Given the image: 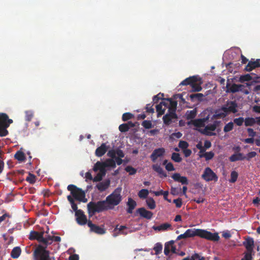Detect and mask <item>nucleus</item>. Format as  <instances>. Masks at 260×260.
Here are the masks:
<instances>
[{"label": "nucleus", "mask_w": 260, "mask_h": 260, "mask_svg": "<svg viewBox=\"0 0 260 260\" xmlns=\"http://www.w3.org/2000/svg\"><path fill=\"white\" fill-rule=\"evenodd\" d=\"M121 191L122 188L118 187L108 196L105 200L97 202H90L87 204L88 212L90 216L93 215L96 212L100 213L113 210L115 206L120 203L122 200Z\"/></svg>", "instance_id": "obj_1"}, {"label": "nucleus", "mask_w": 260, "mask_h": 260, "mask_svg": "<svg viewBox=\"0 0 260 260\" xmlns=\"http://www.w3.org/2000/svg\"><path fill=\"white\" fill-rule=\"evenodd\" d=\"M47 245H38L33 253L34 260H51L49 251L46 250Z\"/></svg>", "instance_id": "obj_2"}, {"label": "nucleus", "mask_w": 260, "mask_h": 260, "mask_svg": "<svg viewBox=\"0 0 260 260\" xmlns=\"http://www.w3.org/2000/svg\"><path fill=\"white\" fill-rule=\"evenodd\" d=\"M12 123L13 120L9 119L7 114L0 113V137H5L8 135L9 132L7 128Z\"/></svg>", "instance_id": "obj_3"}, {"label": "nucleus", "mask_w": 260, "mask_h": 260, "mask_svg": "<svg viewBox=\"0 0 260 260\" xmlns=\"http://www.w3.org/2000/svg\"><path fill=\"white\" fill-rule=\"evenodd\" d=\"M67 189L70 191L75 200L83 203L87 202V199L85 198V193L81 188L77 187L74 184H70L68 186Z\"/></svg>", "instance_id": "obj_4"}, {"label": "nucleus", "mask_w": 260, "mask_h": 260, "mask_svg": "<svg viewBox=\"0 0 260 260\" xmlns=\"http://www.w3.org/2000/svg\"><path fill=\"white\" fill-rule=\"evenodd\" d=\"M201 78H199L197 76H193L186 78L185 80L182 81L180 85H189L191 87V91L192 92H198L202 90V87L201 86L200 83H197V82L200 80Z\"/></svg>", "instance_id": "obj_5"}, {"label": "nucleus", "mask_w": 260, "mask_h": 260, "mask_svg": "<svg viewBox=\"0 0 260 260\" xmlns=\"http://www.w3.org/2000/svg\"><path fill=\"white\" fill-rule=\"evenodd\" d=\"M107 155L114 159L118 165H120L123 161L121 158L124 157V153L122 150L117 148L109 150Z\"/></svg>", "instance_id": "obj_6"}, {"label": "nucleus", "mask_w": 260, "mask_h": 260, "mask_svg": "<svg viewBox=\"0 0 260 260\" xmlns=\"http://www.w3.org/2000/svg\"><path fill=\"white\" fill-rule=\"evenodd\" d=\"M44 232H38L35 231H31L29 234V239L31 240H37L40 243L44 245H48L51 244L47 239L43 237Z\"/></svg>", "instance_id": "obj_7"}, {"label": "nucleus", "mask_w": 260, "mask_h": 260, "mask_svg": "<svg viewBox=\"0 0 260 260\" xmlns=\"http://www.w3.org/2000/svg\"><path fill=\"white\" fill-rule=\"evenodd\" d=\"M200 237L213 242L218 241L220 237L217 233H212L205 230L200 229Z\"/></svg>", "instance_id": "obj_8"}, {"label": "nucleus", "mask_w": 260, "mask_h": 260, "mask_svg": "<svg viewBox=\"0 0 260 260\" xmlns=\"http://www.w3.org/2000/svg\"><path fill=\"white\" fill-rule=\"evenodd\" d=\"M202 178L207 182L211 181H217L218 180V177L216 174L209 167L205 168L202 175Z\"/></svg>", "instance_id": "obj_9"}, {"label": "nucleus", "mask_w": 260, "mask_h": 260, "mask_svg": "<svg viewBox=\"0 0 260 260\" xmlns=\"http://www.w3.org/2000/svg\"><path fill=\"white\" fill-rule=\"evenodd\" d=\"M237 104L235 101L228 102L226 105L222 106V110L226 113V116L230 113H236L237 112Z\"/></svg>", "instance_id": "obj_10"}, {"label": "nucleus", "mask_w": 260, "mask_h": 260, "mask_svg": "<svg viewBox=\"0 0 260 260\" xmlns=\"http://www.w3.org/2000/svg\"><path fill=\"white\" fill-rule=\"evenodd\" d=\"M237 104L235 101L228 102L226 105L222 106V110L226 113V116L230 113H236L237 112Z\"/></svg>", "instance_id": "obj_11"}, {"label": "nucleus", "mask_w": 260, "mask_h": 260, "mask_svg": "<svg viewBox=\"0 0 260 260\" xmlns=\"http://www.w3.org/2000/svg\"><path fill=\"white\" fill-rule=\"evenodd\" d=\"M166 150L164 148H158L155 149L150 156V158L152 162H155L158 158L164 156Z\"/></svg>", "instance_id": "obj_12"}, {"label": "nucleus", "mask_w": 260, "mask_h": 260, "mask_svg": "<svg viewBox=\"0 0 260 260\" xmlns=\"http://www.w3.org/2000/svg\"><path fill=\"white\" fill-rule=\"evenodd\" d=\"M76 220L77 223L80 225H85L88 221H87V219L86 216L84 214V212L79 209L75 213Z\"/></svg>", "instance_id": "obj_13"}, {"label": "nucleus", "mask_w": 260, "mask_h": 260, "mask_svg": "<svg viewBox=\"0 0 260 260\" xmlns=\"http://www.w3.org/2000/svg\"><path fill=\"white\" fill-rule=\"evenodd\" d=\"M219 123V121H214L213 123L212 124H208L207 125H206L204 128V129L203 130V134H204V135H207V136H213V135H215V134L213 133V132H211L210 131H214L218 124Z\"/></svg>", "instance_id": "obj_14"}, {"label": "nucleus", "mask_w": 260, "mask_h": 260, "mask_svg": "<svg viewBox=\"0 0 260 260\" xmlns=\"http://www.w3.org/2000/svg\"><path fill=\"white\" fill-rule=\"evenodd\" d=\"M87 225L90 228V231L99 235H103L106 233V230L99 225L92 223L91 220H88Z\"/></svg>", "instance_id": "obj_15"}, {"label": "nucleus", "mask_w": 260, "mask_h": 260, "mask_svg": "<svg viewBox=\"0 0 260 260\" xmlns=\"http://www.w3.org/2000/svg\"><path fill=\"white\" fill-rule=\"evenodd\" d=\"M136 213L139 214L142 217L147 219H150L153 216L152 212L147 210L144 207L138 208L136 211Z\"/></svg>", "instance_id": "obj_16"}, {"label": "nucleus", "mask_w": 260, "mask_h": 260, "mask_svg": "<svg viewBox=\"0 0 260 260\" xmlns=\"http://www.w3.org/2000/svg\"><path fill=\"white\" fill-rule=\"evenodd\" d=\"M172 178L175 181L181 183L182 184L188 185V181L187 177L185 176H181L179 173H174L172 176Z\"/></svg>", "instance_id": "obj_17"}, {"label": "nucleus", "mask_w": 260, "mask_h": 260, "mask_svg": "<svg viewBox=\"0 0 260 260\" xmlns=\"http://www.w3.org/2000/svg\"><path fill=\"white\" fill-rule=\"evenodd\" d=\"M110 184V180L109 179H106L98 183L96 185V187L100 192H103L108 188Z\"/></svg>", "instance_id": "obj_18"}, {"label": "nucleus", "mask_w": 260, "mask_h": 260, "mask_svg": "<svg viewBox=\"0 0 260 260\" xmlns=\"http://www.w3.org/2000/svg\"><path fill=\"white\" fill-rule=\"evenodd\" d=\"M152 228L154 231H167L173 230L172 225L169 223H164L158 226H153Z\"/></svg>", "instance_id": "obj_19"}, {"label": "nucleus", "mask_w": 260, "mask_h": 260, "mask_svg": "<svg viewBox=\"0 0 260 260\" xmlns=\"http://www.w3.org/2000/svg\"><path fill=\"white\" fill-rule=\"evenodd\" d=\"M108 147L106 146L105 143H103L102 145L98 147L95 152V155L98 157H101L104 155L107 152Z\"/></svg>", "instance_id": "obj_20"}, {"label": "nucleus", "mask_w": 260, "mask_h": 260, "mask_svg": "<svg viewBox=\"0 0 260 260\" xmlns=\"http://www.w3.org/2000/svg\"><path fill=\"white\" fill-rule=\"evenodd\" d=\"M243 245L246 248L248 252L251 253L253 249L254 241L252 238L248 237L243 242Z\"/></svg>", "instance_id": "obj_21"}, {"label": "nucleus", "mask_w": 260, "mask_h": 260, "mask_svg": "<svg viewBox=\"0 0 260 260\" xmlns=\"http://www.w3.org/2000/svg\"><path fill=\"white\" fill-rule=\"evenodd\" d=\"M127 206H128L126 210L127 212L128 213L132 214L133 212V210L137 206V203L131 198H129L127 202Z\"/></svg>", "instance_id": "obj_22"}, {"label": "nucleus", "mask_w": 260, "mask_h": 260, "mask_svg": "<svg viewBox=\"0 0 260 260\" xmlns=\"http://www.w3.org/2000/svg\"><path fill=\"white\" fill-rule=\"evenodd\" d=\"M188 238L200 236V229H189L185 231Z\"/></svg>", "instance_id": "obj_23"}, {"label": "nucleus", "mask_w": 260, "mask_h": 260, "mask_svg": "<svg viewBox=\"0 0 260 260\" xmlns=\"http://www.w3.org/2000/svg\"><path fill=\"white\" fill-rule=\"evenodd\" d=\"M152 169L157 172L158 174L161 175L164 177H167L166 173L164 171L163 169L160 167V165L154 164L152 166Z\"/></svg>", "instance_id": "obj_24"}, {"label": "nucleus", "mask_w": 260, "mask_h": 260, "mask_svg": "<svg viewBox=\"0 0 260 260\" xmlns=\"http://www.w3.org/2000/svg\"><path fill=\"white\" fill-rule=\"evenodd\" d=\"M243 160H244V155L241 153H239L238 154H234L232 155L230 157V160L232 162Z\"/></svg>", "instance_id": "obj_25"}, {"label": "nucleus", "mask_w": 260, "mask_h": 260, "mask_svg": "<svg viewBox=\"0 0 260 260\" xmlns=\"http://www.w3.org/2000/svg\"><path fill=\"white\" fill-rule=\"evenodd\" d=\"M226 116V113L223 112L222 110V108L216 110L215 114L213 115V118H223Z\"/></svg>", "instance_id": "obj_26"}, {"label": "nucleus", "mask_w": 260, "mask_h": 260, "mask_svg": "<svg viewBox=\"0 0 260 260\" xmlns=\"http://www.w3.org/2000/svg\"><path fill=\"white\" fill-rule=\"evenodd\" d=\"M21 252V248L19 247H15L11 251V256L13 258H17L20 256Z\"/></svg>", "instance_id": "obj_27"}, {"label": "nucleus", "mask_w": 260, "mask_h": 260, "mask_svg": "<svg viewBox=\"0 0 260 260\" xmlns=\"http://www.w3.org/2000/svg\"><path fill=\"white\" fill-rule=\"evenodd\" d=\"M204 96V94L201 93L191 94L189 95V98L192 102H194L196 100L200 102L202 101Z\"/></svg>", "instance_id": "obj_28"}, {"label": "nucleus", "mask_w": 260, "mask_h": 260, "mask_svg": "<svg viewBox=\"0 0 260 260\" xmlns=\"http://www.w3.org/2000/svg\"><path fill=\"white\" fill-rule=\"evenodd\" d=\"M103 163L105 168L111 167L112 168H115L116 167L115 161L112 158L107 159Z\"/></svg>", "instance_id": "obj_29"}, {"label": "nucleus", "mask_w": 260, "mask_h": 260, "mask_svg": "<svg viewBox=\"0 0 260 260\" xmlns=\"http://www.w3.org/2000/svg\"><path fill=\"white\" fill-rule=\"evenodd\" d=\"M14 157L16 159L19 161H23L25 160V156L24 153L20 151H17L14 155Z\"/></svg>", "instance_id": "obj_30"}, {"label": "nucleus", "mask_w": 260, "mask_h": 260, "mask_svg": "<svg viewBox=\"0 0 260 260\" xmlns=\"http://www.w3.org/2000/svg\"><path fill=\"white\" fill-rule=\"evenodd\" d=\"M256 123V120L253 117H246L244 119V124L246 126H251Z\"/></svg>", "instance_id": "obj_31"}, {"label": "nucleus", "mask_w": 260, "mask_h": 260, "mask_svg": "<svg viewBox=\"0 0 260 260\" xmlns=\"http://www.w3.org/2000/svg\"><path fill=\"white\" fill-rule=\"evenodd\" d=\"M166 100L168 102H169V106L168 107L169 109L170 110H174L175 111H176L177 102L173 101L172 99L169 98L166 99Z\"/></svg>", "instance_id": "obj_32"}, {"label": "nucleus", "mask_w": 260, "mask_h": 260, "mask_svg": "<svg viewBox=\"0 0 260 260\" xmlns=\"http://www.w3.org/2000/svg\"><path fill=\"white\" fill-rule=\"evenodd\" d=\"M243 87H244L243 85L234 83L231 85L230 90L231 92L235 93L241 90V88Z\"/></svg>", "instance_id": "obj_33"}, {"label": "nucleus", "mask_w": 260, "mask_h": 260, "mask_svg": "<svg viewBox=\"0 0 260 260\" xmlns=\"http://www.w3.org/2000/svg\"><path fill=\"white\" fill-rule=\"evenodd\" d=\"M214 156V153L212 151L206 152L200 155V157H205L206 160H209L213 158Z\"/></svg>", "instance_id": "obj_34"}, {"label": "nucleus", "mask_w": 260, "mask_h": 260, "mask_svg": "<svg viewBox=\"0 0 260 260\" xmlns=\"http://www.w3.org/2000/svg\"><path fill=\"white\" fill-rule=\"evenodd\" d=\"M146 204L149 209L151 210L154 209L156 207L155 202L152 198H149L146 200Z\"/></svg>", "instance_id": "obj_35"}, {"label": "nucleus", "mask_w": 260, "mask_h": 260, "mask_svg": "<svg viewBox=\"0 0 260 260\" xmlns=\"http://www.w3.org/2000/svg\"><path fill=\"white\" fill-rule=\"evenodd\" d=\"M105 168V167L103 162L98 161L94 165L93 170L95 172L100 170L102 172L104 170Z\"/></svg>", "instance_id": "obj_36"}, {"label": "nucleus", "mask_w": 260, "mask_h": 260, "mask_svg": "<svg viewBox=\"0 0 260 260\" xmlns=\"http://www.w3.org/2000/svg\"><path fill=\"white\" fill-rule=\"evenodd\" d=\"M171 159L175 162H180L182 158L178 153L173 152L171 155Z\"/></svg>", "instance_id": "obj_37"}, {"label": "nucleus", "mask_w": 260, "mask_h": 260, "mask_svg": "<svg viewBox=\"0 0 260 260\" xmlns=\"http://www.w3.org/2000/svg\"><path fill=\"white\" fill-rule=\"evenodd\" d=\"M196 115L197 111L195 109L187 111L186 113V119L188 120L193 119L196 116Z\"/></svg>", "instance_id": "obj_38"}, {"label": "nucleus", "mask_w": 260, "mask_h": 260, "mask_svg": "<svg viewBox=\"0 0 260 260\" xmlns=\"http://www.w3.org/2000/svg\"><path fill=\"white\" fill-rule=\"evenodd\" d=\"M252 79V77L250 74H247L245 75H241L239 78V81L241 83H243L245 81H249Z\"/></svg>", "instance_id": "obj_39"}, {"label": "nucleus", "mask_w": 260, "mask_h": 260, "mask_svg": "<svg viewBox=\"0 0 260 260\" xmlns=\"http://www.w3.org/2000/svg\"><path fill=\"white\" fill-rule=\"evenodd\" d=\"M156 110L157 113V117H159L165 113L166 109H163L161 104H159L156 106Z\"/></svg>", "instance_id": "obj_40"}, {"label": "nucleus", "mask_w": 260, "mask_h": 260, "mask_svg": "<svg viewBox=\"0 0 260 260\" xmlns=\"http://www.w3.org/2000/svg\"><path fill=\"white\" fill-rule=\"evenodd\" d=\"M149 193V191L146 189H142L139 191L138 193L139 197L141 199H145L147 198Z\"/></svg>", "instance_id": "obj_41"}, {"label": "nucleus", "mask_w": 260, "mask_h": 260, "mask_svg": "<svg viewBox=\"0 0 260 260\" xmlns=\"http://www.w3.org/2000/svg\"><path fill=\"white\" fill-rule=\"evenodd\" d=\"M162 249V245L159 243H157L154 248L153 250L155 251V254H158L161 252Z\"/></svg>", "instance_id": "obj_42"}, {"label": "nucleus", "mask_w": 260, "mask_h": 260, "mask_svg": "<svg viewBox=\"0 0 260 260\" xmlns=\"http://www.w3.org/2000/svg\"><path fill=\"white\" fill-rule=\"evenodd\" d=\"M238 177V173L235 171H232L231 174V179L229 180L230 182L235 183L237 181Z\"/></svg>", "instance_id": "obj_43"}, {"label": "nucleus", "mask_w": 260, "mask_h": 260, "mask_svg": "<svg viewBox=\"0 0 260 260\" xmlns=\"http://www.w3.org/2000/svg\"><path fill=\"white\" fill-rule=\"evenodd\" d=\"M234 128V123L233 122H230L224 126L223 131L225 133H228L232 131Z\"/></svg>", "instance_id": "obj_44"}, {"label": "nucleus", "mask_w": 260, "mask_h": 260, "mask_svg": "<svg viewBox=\"0 0 260 260\" xmlns=\"http://www.w3.org/2000/svg\"><path fill=\"white\" fill-rule=\"evenodd\" d=\"M189 146V144L185 141L181 140L178 144V147L182 150L187 148Z\"/></svg>", "instance_id": "obj_45"}, {"label": "nucleus", "mask_w": 260, "mask_h": 260, "mask_svg": "<svg viewBox=\"0 0 260 260\" xmlns=\"http://www.w3.org/2000/svg\"><path fill=\"white\" fill-rule=\"evenodd\" d=\"M134 117V115L131 113L127 112L123 114L122 119L123 121H126Z\"/></svg>", "instance_id": "obj_46"}, {"label": "nucleus", "mask_w": 260, "mask_h": 260, "mask_svg": "<svg viewBox=\"0 0 260 260\" xmlns=\"http://www.w3.org/2000/svg\"><path fill=\"white\" fill-rule=\"evenodd\" d=\"M256 152L255 151H251L248 153L246 156H244V159H246L248 161H250V159L254 157L256 155Z\"/></svg>", "instance_id": "obj_47"}, {"label": "nucleus", "mask_w": 260, "mask_h": 260, "mask_svg": "<svg viewBox=\"0 0 260 260\" xmlns=\"http://www.w3.org/2000/svg\"><path fill=\"white\" fill-rule=\"evenodd\" d=\"M125 170L129 173L130 175H134L137 172V170L132 166H128L125 168Z\"/></svg>", "instance_id": "obj_48"}, {"label": "nucleus", "mask_w": 260, "mask_h": 260, "mask_svg": "<svg viewBox=\"0 0 260 260\" xmlns=\"http://www.w3.org/2000/svg\"><path fill=\"white\" fill-rule=\"evenodd\" d=\"M164 96V93L161 92L159 93L156 95H154L153 98V102L154 103H158L159 100H162Z\"/></svg>", "instance_id": "obj_49"}, {"label": "nucleus", "mask_w": 260, "mask_h": 260, "mask_svg": "<svg viewBox=\"0 0 260 260\" xmlns=\"http://www.w3.org/2000/svg\"><path fill=\"white\" fill-rule=\"evenodd\" d=\"M142 125L146 129H149L152 127V122L150 120L143 121L142 123Z\"/></svg>", "instance_id": "obj_50"}, {"label": "nucleus", "mask_w": 260, "mask_h": 260, "mask_svg": "<svg viewBox=\"0 0 260 260\" xmlns=\"http://www.w3.org/2000/svg\"><path fill=\"white\" fill-rule=\"evenodd\" d=\"M204 119H198L194 120V125L196 126L201 127L204 125Z\"/></svg>", "instance_id": "obj_51"}, {"label": "nucleus", "mask_w": 260, "mask_h": 260, "mask_svg": "<svg viewBox=\"0 0 260 260\" xmlns=\"http://www.w3.org/2000/svg\"><path fill=\"white\" fill-rule=\"evenodd\" d=\"M244 122V119L242 117L235 118L234 122L238 126H241Z\"/></svg>", "instance_id": "obj_52"}, {"label": "nucleus", "mask_w": 260, "mask_h": 260, "mask_svg": "<svg viewBox=\"0 0 260 260\" xmlns=\"http://www.w3.org/2000/svg\"><path fill=\"white\" fill-rule=\"evenodd\" d=\"M119 130L121 133H125L127 132L129 130V127H128L127 125L125 123H123L120 124L119 126Z\"/></svg>", "instance_id": "obj_53"}, {"label": "nucleus", "mask_w": 260, "mask_h": 260, "mask_svg": "<svg viewBox=\"0 0 260 260\" xmlns=\"http://www.w3.org/2000/svg\"><path fill=\"white\" fill-rule=\"evenodd\" d=\"M163 121L165 124L169 125L170 124L172 118H171L170 117H169V115L166 114L163 116Z\"/></svg>", "instance_id": "obj_54"}, {"label": "nucleus", "mask_w": 260, "mask_h": 260, "mask_svg": "<svg viewBox=\"0 0 260 260\" xmlns=\"http://www.w3.org/2000/svg\"><path fill=\"white\" fill-rule=\"evenodd\" d=\"M26 180L30 183L33 184L36 181L35 176L29 173V176L26 178Z\"/></svg>", "instance_id": "obj_55"}, {"label": "nucleus", "mask_w": 260, "mask_h": 260, "mask_svg": "<svg viewBox=\"0 0 260 260\" xmlns=\"http://www.w3.org/2000/svg\"><path fill=\"white\" fill-rule=\"evenodd\" d=\"M48 240V241L49 242H52V241H54L55 242H60L61 241V238L59 236H49L48 238H47Z\"/></svg>", "instance_id": "obj_56"}, {"label": "nucleus", "mask_w": 260, "mask_h": 260, "mask_svg": "<svg viewBox=\"0 0 260 260\" xmlns=\"http://www.w3.org/2000/svg\"><path fill=\"white\" fill-rule=\"evenodd\" d=\"M254 69L253 66L252 65V61H249L248 64L245 66L244 71L246 72H250Z\"/></svg>", "instance_id": "obj_57"}, {"label": "nucleus", "mask_w": 260, "mask_h": 260, "mask_svg": "<svg viewBox=\"0 0 260 260\" xmlns=\"http://www.w3.org/2000/svg\"><path fill=\"white\" fill-rule=\"evenodd\" d=\"M175 99H179L183 104L186 103L185 100L183 97V94H176L173 96Z\"/></svg>", "instance_id": "obj_58"}, {"label": "nucleus", "mask_w": 260, "mask_h": 260, "mask_svg": "<svg viewBox=\"0 0 260 260\" xmlns=\"http://www.w3.org/2000/svg\"><path fill=\"white\" fill-rule=\"evenodd\" d=\"M34 115L32 112L31 111H26L25 112V120L27 121H30Z\"/></svg>", "instance_id": "obj_59"}, {"label": "nucleus", "mask_w": 260, "mask_h": 260, "mask_svg": "<svg viewBox=\"0 0 260 260\" xmlns=\"http://www.w3.org/2000/svg\"><path fill=\"white\" fill-rule=\"evenodd\" d=\"M173 203L175 204L177 208H179L182 205V201L181 198H178L173 200Z\"/></svg>", "instance_id": "obj_60"}, {"label": "nucleus", "mask_w": 260, "mask_h": 260, "mask_svg": "<svg viewBox=\"0 0 260 260\" xmlns=\"http://www.w3.org/2000/svg\"><path fill=\"white\" fill-rule=\"evenodd\" d=\"M166 169L168 171H173L175 170V169L173 165V164L171 162H168L165 166Z\"/></svg>", "instance_id": "obj_61"}, {"label": "nucleus", "mask_w": 260, "mask_h": 260, "mask_svg": "<svg viewBox=\"0 0 260 260\" xmlns=\"http://www.w3.org/2000/svg\"><path fill=\"white\" fill-rule=\"evenodd\" d=\"M167 115H169V117H170L172 119H175L177 118V114H176V111L174 110H169L168 109V113L167 114Z\"/></svg>", "instance_id": "obj_62"}, {"label": "nucleus", "mask_w": 260, "mask_h": 260, "mask_svg": "<svg viewBox=\"0 0 260 260\" xmlns=\"http://www.w3.org/2000/svg\"><path fill=\"white\" fill-rule=\"evenodd\" d=\"M153 104H147L146 107V112L148 113H153L154 112V109L153 108Z\"/></svg>", "instance_id": "obj_63"}, {"label": "nucleus", "mask_w": 260, "mask_h": 260, "mask_svg": "<svg viewBox=\"0 0 260 260\" xmlns=\"http://www.w3.org/2000/svg\"><path fill=\"white\" fill-rule=\"evenodd\" d=\"M198 257V253H195L191 256H187L182 260H196V258Z\"/></svg>", "instance_id": "obj_64"}]
</instances>
